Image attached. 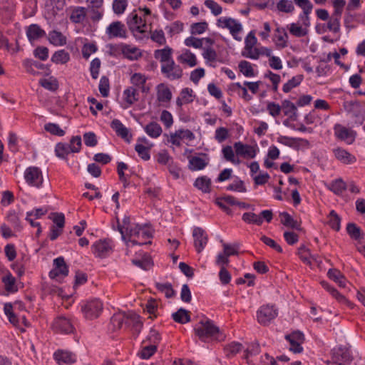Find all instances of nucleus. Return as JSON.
<instances>
[{
    "mask_svg": "<svg viewBox=\"0 0 365 365\" xmlns=\"http://www.w3.org/2000/svg\"><path fill=\"white\" fill-rule=\"evenodd\" d=\"M173 50L169 46H165L163 49L155 50L154 57L159 59L161 63L160 71L163 75L171 80H178L183 75L182 68L175 63L173 59L172 54Z\"/></svg>",
    "mask_w": 365,
    "mask_h": 365,
    "instance_id": "f257e3e1",
    "label": "nucleus"
},
{
    "mask_svg": "<svg viewBox=\"0 0 365 365\" xmlns=\"http://www.w3.org/2000/svg\"><path fill=\"white\" fill-rule=\"evenodd\" d=\"M195 332L200 340L205 341L208 338H216L220 329L212 320L207 319L196 325Z\"/></svg>",
    "mask_w": 365,
    "mask_h": 365,
    "instance_id": "f03ea898",
    "label": "nucleus"
},
{
    "mask_svg": "<svg viewBox=\"0 0 365 365\" xmlns=\"http://www.w3.org/2000/svg\"><path fill=\"white\" fill-rule=\"evenodd\" d=\"M278 315V310L274 305H263L257 312L258 322L264 326L268 325Z\"/></svg>",
    "mask_w": 365,
    "mask_h": 365,
    "instance_id": "7ed1b4c3",
    "label": "nucleus"
},
{
    "mask_svg": "<svg viewBox=\"0 0 365 365\" xmlns=\"http://www.w3.org/2000/svg\"><path fill=\"white\" fill-rule=\"evenodd\" d=\"M217 26L222 29H227L233 38L237 41H241L237 34L242 31V24L231 17H221L217 21Z\"/></svg>",
    "mask_w": 365,
    "mask_h": 365,
    "instance_id": "20e7f679",
    "label": "nucleus"
},
{
    "mask_svg": "<svg viewBox=\"0 0 365 365\" xmlns=\"http://www.w3.org/2000/svg\"><path fill=\"white\" fill-rule=\"evenodd\" d=\"M113 241L110 239H103L95 242L91 245L93 254L99 258H105L113 252Z\"/></svg>",
    "mask_w": 365,
    "mask_h": 365,
    "instance_id": "39448f33",
    "label": "nucleus"
},
{
    "mask_svg": "<svg viewBox=\"0 0 365 365\" xmlns=\"http://www.w3.org/2000/svg\"><path fill=\"white\" fill-rule=\"evenodd\" d=\"M331 361H327V364H337V363H351L353 357L351 355L350 351L345 346H338L331 350Z\"/></svg>",
    "mask_w": 365,
    "mask_h": 365,
    "instance_id": "423d86ee",
    "label": "nucleus"
},
{
    "mask_svg": "<svg viewBox=\"0 0 365 365\" xmlns=\"http://www.w3.org/2000/svg\"><path fill=\"white\" fill-rule=\"evenodd\" d=\"M102 309L103 304L98 299L88 301L81 307V311L84 314L85 317L88 319L98 317Z\"/></svg>",
    "mask_w": 365,
    "mask_h": 365,
    "instance_id": "0eeeda50",
    "label": "nucleus"
},
{
    "mask_svg": "<svg viewBox=\"0 0 365 365\" xmlns=\"http://www.w3.org/2000/svg\"><path fill=\"white\" fill-rule=\"evenodd\" d=\"M26 182L32 186L39 187L43 182V176L41 170L36 167L28 168L24 173Z\"/></svg>",
    "mask_w": 365,
    "mask_h": 365,
    "instance_id": "6e6552de",
    "label": "nucleus"
},
{
    "mask_svg": "<svg viewBox=\"0 0 365 365\" xmlns=\"http://www.w3.org/2000/svg\"><path fill=\"white\" fill-rule=\"evenodd\" d=\"M127 25L132 31L144 33V28L146 27V21L141 17L138 16L135 11H132L127 17Z\"/></svg>",
    "mask_w": 365,
    "mask_h": 365,
    "instance_id": "1a4fd4ad",
    "label": "nucleus"
},
{
    "mask_svg": "<svg viewBox=\"0 0 365 365\" xmlns=\"http://www.w3.org/2000/svg\"><path fill=\"white\" fill-rule=\"evenodd\" d=\"M106 34L109 38L127 37V29L121 21H113L106 28Z\"/></svg>",
    "mask_w": 365,
    "mask_h": 365,
    "instance_id": "9d476101",
    "label": "nucleus"
},
{
    "mask_svg": "<svg viewBox=\"0 0 365 365\" xmlns=\"http://www.w3.org/2000/svg\"><path fill=\"white\" fill-rule=\"evenodd\" d=\"M53 267L49 272L50 278L58 279L60 276L64 277L68 275V267L63 257H57L53 260Z\"/></svg>",
    "mask_w": 365,
    "mask_h": 365,
    "instance_id": "9b49d317",
    "label": "nucleus"
},
{
    "mask_svg": "<svg viewBox=\"0 0 365 365\" xmlns=\"http://www.w3.org/2000/svg\"><path fill=\"white\" fill-rule=\"evenodd\" d=\"M285 339L290 344V351L295 354L301 353L303 351L301 344L304 341V336L302 332L299 331H294L291 334L286 335Z\"/></svg>",
    "mask_w": 365,
    "mask_h": 365,
    "instance_id": "f8f14e48",
    "label": "nucleus"
},
{
    "mask_svg": "<svg viewBox=\"0 0 365 365\" xmlns=\"http://www.w3.org/2000/svg\"><path fill=\"white\" fill-rule=\"evenodd\" d=\"M194 238V246L196 251L200 253L206 246L208 242V237L205 231L201 227H195L192 232Z\"/></svg>",
    "mask_w": 365,
    "mask_h": 365,
    "instance_id": "ddd939ff",
    "label": "nucleus"
},
{
    "mask_svg": "<svg viewBox=\"0 0 365 365\" xmlns=\"http://www.w3.org/2000/svg\"><path fill=\"white\" fill-rule=\"evenodd\" d=\"M125 326L131 327L133 333L136 336L140 334L143 327V322L140 319V316L133 312L125 313Z\"/></svg>",
    "mask_w": 365,
    "mask_h": 365,
    "instance_id": "4468645a",
    "label": "nucleus"
},
{
    "mask_svg": "<svg viewBox=\"0 0 365 365\" xmlns=\"http://www.w3.org/2000/svg\"><path fill=\"white\" fill-rule=\"evenodd\" d=\"M53 328L56 332L71 334L74 331V327L71 320L65 317L56 318L53 324Z\"/></svg>",
    "mask_w": 365,
    "mask_h": 365,
    "instance_id": "2eb2a0df",
    "label": "nucleus"
},
{
    "mask_svg": "<svg viewBox=\"0 0 365 365\" xmlns=\"http://www.w3.org/2000/svg\"><path fill=\"white\" fill-rule=\"evenodd\" d=\"M334 130L337 138L346 141L348 144H351L354 141L356 137L354 131L339 124L335 125Z\"/></svg>",
    "mask_w": 365,
    "mask_h": 365,
    "instance_id": "dca6fc26",
    "label": "nucleus"
},
{
    "mask_svg": "<svg viewBox=\"0 0 365 365\" xmlns=\"http://www.w3.org/2000/svg\"><path fill=\"white\" fill-rule=\"evenodd\" d=\"M234 148L237 155L248 158H254L256 155V150L253 146L243 144L242 142L235 143Z\"/></svg>",
    "mask_w": 365,
    "mask_h": 365,
    "instance_id": "f3484780",
    "label": "nucleus"
},
{
    "mask_svg": "<svg viewBox=\"0 0 365 365\" xmlns=\"http://www.w3.org/2000/svg\"><path fill=\"white\" fill-rule=\"evenodd\" d=\"M110 127L114 130L118 136L124 139L126 142L130 143L132 135L129 133L128 129L118 119H114L110 123Z\"/></svg>",
    "mask_w": 365,
    "mask_h": 365,
    "instance_id": "a211bd4d",
    "label": "nucleus"
},
{
    "mask_svg": "<svg viewBox=\"0 0 365 365\" xmlns=\"http://www.w3.org/2000/svg\"><path fill=\"white\" fill-rule=\"evenodd\" d=\"M26 36L32 43L34 41L38 40L46 35V32L38 24H32L26 28Z\"/></svg>",
    "mask_w": 365,
    "mask_h": 365,
    "instance_id": "6ab92c4d",
    "label": "nucleus"
},
{
    "mask_svg": "<svg viewBox=\"0 0 365 365\" xmlns=\"http://www.w3.org/2000/svg\"><path fill=\"white\" fill-rule=\"evenodd\" d=\"M4 313L9 319V322L15 327L20 329L21 332L25 331V329L21 327L20 318L13 312V306L10 303L4 304Z\"/></svg>",
    "mask_w": 365,
    "mask_h": 365,
    "instance_id": "aec40b11",
    "label": "nucleus"
},
{
    "mask_svg": "<svg viewBox=\"0 0 365 365\" xmlns=\"http://www.w3.org/2000/svg\"><path fill=\"white\" fill-rule=\"evenodd\" d=\"M54 358L59 364H70L76 361V354L68 351L58 350L54 353Z\"/></svg>",
    "mask_w": 365,
    "mask_h": 365,
    "instance_id": "412c9836",
    "label": "nucleus"
},
{
    "mask_svg": "<svg viewBox=\"0 0 365 365\" xmlns=\"http://www.w3.org/2000/svg\"><path fill=\"white\" fill-rule=\"evenodd\" d=\"M120 48L123 55L129 60H138L142 56L140 50L135 46L122 43Z\"/></svg>",
    "mask_w": 365,
    "mask_h": 365,
    "instance_id": "4be33fe9",
    "label": "nucleus"
},
{
    "mask_svg": "<svg viewBox=\"0 0 365 365\" xmlns=\"http://www.w3.org/2000/svg\"><path fill=\"white\" fill-rule=\"evenodd\" d=\"M274 41L279 48H284L287 46L288 34L284 28L277 27L275 29Z\"/></svg>",
    "mask_w": 365,
    "mask_h": 365,
    "instance_id": "5701e85b",
    "label": "nucleus"
},
{
    "mask_svg": "<svg viewBox=\"0 0 365 365\" xmlns=\"http://www.w3.org/2000/svg\"><path fill=\"white\" fill-rule=\"evenodd\" d=\"M177 60L180 63L187 64L190 67H194L197 64L195 55L187 49L178 56Z\"/></svg>",
    "mask_w": 365,
    "mask_h": 365,
    "instance_id": "b1692460",
    "label": "nucleus"
},
{
    "mask_svg": "<svg viewBox=\"0 0 365 365\" xmlns=\"http://www.w3.org/2000/svg\"><path fill=\"white\" fill-rule=\"evenodd\" d=\"M322 286L327 290L338 302L342 304H346L348 306H351V302L342 294H341L334 287H332L329 284L328 282L322 281L321 282Z\"/></svg>",
    "mask_w": 365,
    "mask_h": 365,
    "instance_id": "393cba45",
    "label": "nucleus"
},
{
    "mask_svg": "<svg viewBox=\"0 0 365 365\" xmlns=\"http://www.w3.org/2000/svg\"><path fill=\"white\" fill-rule=\"evenodd\" d=\"M335 157L345 164H351L356 161V158L346 150L338 148L334 150Z\"/></svg>",
    "mask_w": 365,
    "mask_h": 365,
    "instance_id": "a878e982",
    "label": "nucleus"
},
{
    "mask_svg": "<svg viewBox=\"0 0 365 365\" xmlns=\"http://www.w3.org/2000/svg\"><path fill=\"white\" fill-rule=\"evenodd\" d=\"M282 108L285 115L289 116L292 120H297V108L292 102L288 100L283 101L282 102Z\"/></svg>",
    "mask_w": 365,
    "mask_h": 365,
    "instance_id": "bb28decb",
    "label": "nucleus"
},
{
    "mask_svg": "<svg viewBox=\"0 0 365 365\" xmlns=\"http://www.w3.org/2000/svg\"><path fill=\"white\" fill-rule=\"evenodd\" d=\"M194 186L204 193H209L211 190V180L207 176L199 177L195 180Z\"/></svg>",
    "mask_w": 365,
    "mask_h": 365,
    "instance_id": "cd10ccee",
    "label": "nucleus"
},
{
    "mask_svg": "<svg viewBox=\"0 0 365 365\" xmlns=\"http://www.w3.org/2000/svg\"><path fill=\"white\" fill-rule=\"evenodd\" d=\"M281 216V222L286 227H290L292 229H295L297 230H301V225L297 220H294V218L286 212L280 213Z\"/></svg>",
    "mask_w": 365,
    "mask_h": 365,
    "instance_id": "c85d7f7f",
    "label": "nucleus"
},
{
    "mask_svg": "<svg viewBox=\"0 0 365 365\" xmlns=\"http://www.w3.org/2000/svg\"><path fill=\"white\" fill-rule=\"evenodd\" d=\"M346 229L348 235L351 239L357 241L363 239L364 234L362 232L361 228L358 227L355 223H348Z\"/></svg>",
    "mask_w": 365,
    "mask_h": 365,
    "instance_id": "c756f323",
    "label": "nucleus"
},
{
    "mask_svg": "<svg viewBox=\"0 0 365 365\" xmlns=\"http://www.w3.org/2000/svg\"><path fill=\"white\" fill-rule=\"evenodd\" d=\"M123 96L125 101L129 105H133L135 102L138 101L139 93L137 88L130 86L123 91Z\"/></svg>",
    "mask_w": 365,
    "mask_h": 365,
    "instance_id": "7c9ffc66",
    "label": "nucleus"
},
{
    "mask_svg": "<svg viewBox=\"0 0 365 365\" xmlns=\"http://www.w3.org/2000/svg\"><path fill=\"white\" fill-rule=\"evenodd\" d=\"M145 132L151 138H156L159 137L162 132L161 126L156 122H150L144 127Z\"/></svg>",
    "mask_w": 365,
    "mask_h": 365,
    "instance_id": "2f4dec72",
    "label": "nucleus"
},
{
    "mask_svg": "<svg viewBox=\"0 0 365 365\" xmlns=\"http://www.w3.org/2000/svg\"><path fill=\"white\" fill-rule=\"evenodd\" d=\"M157 98L160 102H168L172 98V93L168 87L161 83L158 86Z\"/></svg>",
    "mask_w": 365,
    "mask_h": 365,
    "instance_id": "473e14b6",
    "label": "nucleus"
},
{
    "mask_svg": "<svg viewBox=\"0 0 365 365\" xmlns=\"http://www.w3.org/2000/svg\"><path fill=\"white\" fill-rule=\"evenodd\" d=\"M327 187L331 191L338 195H341L347 187L346 182L341 178L332 181Z\"/></svg>",
    "mask_w": 365,
    "mask_h": 365,
    "instance_id": "72a5a7b5",
    "label": "nucleus"
},
{
    "mask_svg": "<svg viewBox=\"0 0 365 365\" xmlns=\"http://www.w3.org/2000/svg\"><path fill=\"white\" fill-rule=\"evenodd\" d=\"M172 317L175 322L180 324H185L190 321L189 312L183 308H180L176 312H174Z\"/></svg>",
    "mask_w": 365,
    "mask_h": 365,
    "instance_id": "f704fd0d",
    "label": "nucleus"
},
{
    "mask_svg": "<svg viewBox=\"0 0 365 365\" xmlns=\"http://www.w3.org/2000/svg\"><path fill=\"white\" fill-rule=\"evenodd\" d=\"M48 40L54 46H63L66 43V38L57 31H52L48 34Z\"/></svg>",
    "mask_w": 365,
    "mask_h": 365,
    "instance_id": "c9c22d12",
    "label": "nucleus"
},
{
    "mask_svg": "<svg viewBox=\"0 0 365 365\" xmlns=\"http://www.w3.org/2000/svg\"><path fill=\"white\" fill-rule=\"evenodd\" d=\"M86 16V10L84 7L78 6L75 8L71 16L70 19L75 24H79L82 22Z\"/></svg>",
    "mask_w": 365,
    "mask_h": 365,
    "instance_id": "e433bc0d",
    "label": "nucleus"
},
{
    "mask_svg": "<svg viewBox=\"0 0 365 365\" xmlns=\"http://www.w3.org/2000/svg\"><path fill=\"white\" fill-rule=\"evenodd\" d=\"M69 60V53L63 49L56 51L51 57V61L56 64H64Z\"/></svg>",
    "mask_w": 365,
    "mask_h": 365,
    "instance_id": "4c0bfd02",
    "label": "nucleus"
},
{
    "mask_svg": "<svg viewBox=\"0 0 365 365\" xmlns=\"http://www.w3.org/2000/svg\"><path fill=\"white\" fill-rule=\"evenodd\" d=\"M55 153L58 158L66 159V156L72 153L71 145L67 143H58L56 145Z\"/></svg>",
    "mask_w": 365,
    "mask_h": 365,
    "instance_id": "58836bf2",
    "label": "nucleus"
},
{
    "mask_svg": "<svg viewBox=\"0 0 365 365\" xmlns=\"http://www.w3.org/2000/svg\"><path fill=\"white\" fill-rule=\"evenodd\" d=\"M2 282L4 284L5 289L9 292H15L18 290L16 286V279L9 272L2 278Z\"/></svg>",
    "mask_w": 365,
    "mask_h": 365,
    "instance_id": "ea45409f",
    "label": "nucleus"
},
{
    "mask_svg": "<svg viewBox=\"0 0 365 365\" xmlns=\"http://www.w3.org/2000/svg\"><path fill=\"white\" fill-rule=\"evenodd\" d=\"M7 221L11 224L14 230L16 231H21L22 229L21 223L19 219V215L15 210H9L6 215Z\"/></svg>",
    "mask_w": 365,
    "mask_h": 365,
    "instance_id": "a19ab883",
    "label": "nucleus"
},
{
    "mask_svg": "<svg viewBox=\"0 0 365 365\" xmlns=\"http://www.w3.org/2000/svg\"><path fill=\"white\" fill-rule=\"evenodd\" d=\"M303 75H297L292 77L290 80L284 84L282 91L284 93L289 92L292 88L298 86L303 81Z\"/></svg>",
    "mask_w": 365,
    "mask_h": 365,
    "instance_id": "79ce46f5",
    "label": "nucleus"
},
{
    "mask_svg": "<svg viewBox=\"0 0 365 365\" xmlns=\"http://www.w3.org/2000/svg\"><path fill=\"white\" fill-rule=\"evenodd\" d=\"M155 287L157 289L165 294L167 298H172L174 297L175 292L173 289L172 284L170 283H155Z\"/></svg>",
    "mask_w": 365,
    "mask_h": 365,
    "instance_id": "37998d69",
    "label": "nucleus"
},
{
    "mask_svg": "<svg viewBox=\"0 0 365 365\" xmlns=\"http://www.w3.org/2000/svg\"><path fill=\"white\" fill-rule=\"evenodd\" d=\"M240 71L246 77H253L255 76L254 69L251 63L247 61H242L239 63Z\"/></svg>",
    "mask_w": 365,
    "mask_h": 365,
    "instance_id": "c03bdc74",
    "label": "nucleus"
},
{
    "mask_svg": "<svg viewBox=\"0 0 365 365\" xmlns=\"http://www.w3.org/2000/svg\"><path fill=\"white\" fill-rule=\"evenodd\" d=\"M259 217V215H256L254 212H245L242 215V219L244 222L248 224H255L257 225H261L262 224V220Z\"/></svg>",
    "mask_w": 365,
    "mask_h": 365,
    "instance_id": "a18cd8bd",
    "label": "nucleus"
},
{
    "mask_svg": "<svg viewBox=\"0 0 365 365\" xmlns=\"http://www.w3.org/2000/svg\"><path fill=\"white\" fill-rule=\"evenodd\" d=\"M39 84L44 88L51 91H56L58 88V83L55 78H43L39 81Z\"/></svg>",
    "mask_w": 365,
    "mask_h": 365,
    "instance_id": "49530a36",
    "label": "nucleus"
},
{
    "mask_svg": "<svg viewBox=\"0 0 365 365\" xmlns=\"http://www.w3.org/2000/svg\"><path fill=\"white\" fill-rule=\"evenodd\" d=\"M278 11L284 13H292L294 10V6L291 0H280L277 4Z\"/></svg>",
    "mask_w": 365,
    "mask_h": 365,
    "instance_id": "de8ad7c7",
    "label": "nucleus"
},
{
    "mask_svg": "<svg viewBox=\"0 0 365 365\" xmlns=\"http://www.w3.org/2000/svg\"><path fill=\"white\" fill-rule=\"evenodd\" d=\"M223 156L227 161L231 162L234 164H239L240 160L235 158V153L232 148L230 145L225 146L222 150Z\"/></svg>",
    "mask_w": 365,
    "mask_h": 365,
    "instance_id": "09e8293b",
    "label": "nucleus"
},
{
    "mask_svg": "<svg viewBox=\"0 0 365 365\" xmlns=\"http://www.w3.org/2000/svg\"><path fill=\"white\" fill-rule=\"evenodd\" d=\"M150 147L145 146L140 143H137L135 146V150L139 157L144 160H148L150 158Z\"/></svg>",
    "mask_w": 365,
    "mask_h": 365,
    "instance_id": "8fccbe9b",
    "label": "nucleus"
},
{
    "mask_svg": "<svg viewBox=\"0 0 365 365\" xmlns=\"http://www.w3.org/2000/svg\"><path fill=\"white\" fill-rule=\"evenodd\" d=\"M190 169L192 170H202L207 165L205 160L200 157H192L190 161Z\"/></svg>",
    "mask_w": 365,
    "mask_h": 365,
    "instance_id": "3c124183",
    "label": "nucleus"
},
{
    "mask_svg": "<svg viewBox=\"0 0 365 365\" xmlns=\"http://www.w3.org/2000/svg\"><path fill=\"white\" fill-rule=\"evenodd\" d=\"M125 313L114 314L110 319V323L114 329H121L125 325Z\"/></svg>",
    "mask_w": 365,
    "mask_h": 365,
    "instance_id": "603ef678",
    "label": "nucleus"
},
{
    "mask_svg": "<svg viewBox=\"0 0 365 365\" xmlns=\"http://www.w3.org/2000/svg\"><path fill=\"white\" fill-rule=\"evenodd\" d=\"M341 218L334 210H331L329 213V226L334 230L339 231L340 230Z\"/></svg>",
    "mask_w": 365,
    "mask_h": 365,
    "instance_id": "864d4df0",
    "label": "nucleus"
},
{
    "mask_svg": "<svg viewBox=\"0 0 365 365\" xmlns=\"http://www.w3.org/2000/svg\"><path fill=\"white\" fill-rule=\"evenodd\" d=\"M45 130L52 135L63 136L65 135V131L60 128L58 124L56 123H47L44 125Z\"/></svg>",
    "mask_w": 365,
    "mask_h": 365,
    "instance_id": "5fc2aeb1",
    "label": "nucleus"
},
{
    "mask_svg": "<svg viewBox=\"0 0 365 365\" xmlns=\"http://www.w3.org/2000/svg\"><path fill=\"white\" fill-rule=\"evenodd\" d=\"M156 350L157 346L155 344L148 345L143 348L138 355L142 359H148L155 353Z\"/></svg>",
    "mask_w": 365,
    "mask_h": 365,
    "instance_id": "6e6d98bb",
    "label": "nucleus"
},
{
    "mask_svg": "<svg viewBox=\"0 0 365 365\" xmlns=\"http://www.w3.org/2000/svg\"><path fill=\"white\" fill-rule=\"evenodd\" d=\"M207 26L206 21L194 23L190 26V33L192 35L202 34L206 31Z\"/></svg>",
    "mask_w": 365,
    "mask_h": 365,
    "instance_id": "4d7b16f0",
    "label": "nucleus"
},
{
    "mask_svg": "<svg viewBox=\"0 0 365 365\" xmlns=\"http://www.w3.org/2000/svg\"><path fill=\"white\" fill-rule=\"evenodd\" d=\"M289 30L290 34L296 37H303L307 34V29H303L302 26L294 23L289 25Z\"/></svg>",
    "mask_w": 365,
    "mask_h": 365,
    "instance_id": "13d9d810",
    "label": "nucleus"
},
{
    "mask_svg": "<svg viewBox=\"0 0 365 365\" xmlns=\"http://www.w3.org/2000/svg\"><path fill=\"white\" fill-rule=\"evenodd\" d=\"M127 6V0H114L113 3V12L117 15H120L123 14Z\"/></svg>",
    "mask_w": 365,
    "mask_h": 365,
    "instance_id": "bf43d9fd",
    "label": "nucleus"
},
{
    "mask_svg": "<svg viewBox=\"0 0 365 365\" xmlns=\"http://www.w3.org/2000/svg\"><path fill=\"white\" fill-rule=\"evenodd\" d=\"M132 262L135 266L144 270H148L153 265L152 260L148 257H145L141 259H133Z\"/></svg>",
    "mask_w": 365,
    "mask_h": 365,
    "instance_id": "052dcab7",
    "label": "nucleus"
},
{
    "mask_svg": "<svg viewBox=\"0 0 365 365\" xmlns=\"http://www.w3.org/2000/svg\"><path fill=\"white\" fill-rule=\"evenodd\" d=\"M242 345L238 342H232L225 348L227 356H234L241 351Z\"/></svg>",
    "mask_w": 365,
    "mask_h": 365,
    "instance_id": "680f3d73",
    "label": "nucleus"
},
{
    "mask_svg": "<svg viewBox=\"0 0 365 365\" xmlns=\"http://www.w3.org/2000/svg\"><path fill=\"white\" fill-rule=\"evenodd\" d=\"M298 141H304L302 138H291L281 135L277 138V142L289 147H295L296 143Z\"/></svg>",
    "mask_w": 365,
    "mask_h": 365,
    "instance_id": "e2e57ef3",
    "label": "nucleus"
},
{
    "mask_svg": "<svg viewBox=\"0 0 365 365\" xmlns=\"http://www.w3.org/2000/svg\"><path fill=\"white\" fill-rule=\"evenodd\" d=\"M109 80L108 78L103 76L101 78L100 83H99V91L103 97H107L109 94Z\"/></svg>",
    "mask_w": 365,
    "mask_h": 365,
    "instance_id": "0e129e2a",
    "label": "nucleus"
},
{
    "mask_svg": "<svg viewBox=\"0 0 365 365\" xmlns=\"http://www.w3.org/2000/svg\"><path fill=\"white\" fill-rule=\"evenodd\" d=\"M150 38L159 45H164L166 43V39L163 30H155L153 31Z\"/></svg>",
    "mask_w": 365,
    "mask_h": 365,
    "instance_id": "69168bd1",
    "label": "nucleus"
},
{
    "mask_svg": "<svg viewBox=\"0 0 365 365\" xmlns=\"http://www.w3.org/2000/svg\"><path fill=\"white\" fill-rule=\"evenodd\" d=\"M205 5L211 10L215 16L220 15L222 11V6L213 0H206Z\"/></svg>",
    "mask_w": 365,
    "mask_h": 365,
    "instance_id": "338daca9",
    "label": "nucleus"
},
{
    "mask_svg": "<svg viewBox=\"0 0 365 365\" xmlns=\"http://www.w3.org/2000/svg\"><path fill=\"white\" fill-rule=\"evenodd\" d=\"M328 20L327 29L330 31L338 33L340 31V19L331 16Z\"/></svg>",
    "mask_w": 365,
    "mask_h": 365,
    "instance_id": "774afa93",
    "label": "nucleus"
}]
</instances>
